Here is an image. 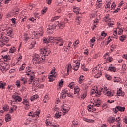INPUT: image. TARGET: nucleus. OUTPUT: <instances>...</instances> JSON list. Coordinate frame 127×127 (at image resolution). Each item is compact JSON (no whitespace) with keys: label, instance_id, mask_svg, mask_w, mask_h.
Segmentation results:
<instances>
[{"label":"nucleus","instance_id":"ddd939ff","mask_svg":"<svg viewBox=\"0 0 127 127\" xmlns=\"http://www.w3.org/2000/svg\"><path fill=\"white\" fill-rule=\"evenodd\" d=\"M65 43L64 40H63L60 38H57L56 44H58L59 46H64V44Z\"/></svg>","mask_w":127,"mask_h":127},{"label":"nucleus","instance_id":"338daca9","mask_svg":"<svg viewBox=\"0 0 127 127\" xmlns=\"http://www.w3.org/2000/svg\"><path fill=\"white\" fill-rule=\"evenodd\" d=\"M15 85L17 86V87H20V80H17L16 82L15 83Z\"/></svg>","mask_w":127,"mask_h":127},{"label":"nucleus","instance_id":"49530a36","mask_svg":"<svg viewBox=\"0 0 127 127\" xmlns=\"http://www.w3.org/2000/svg\"><path fill=\"white\" fill-rule=\"evenodd\" d=\"M39 97L38 95H33L32 97H31V102H33L35 99H38Z\"/></svg>","mask_w":127,"mask_h":127},{"label":"nucleus","instance_id":"c9c22d12","mask_svg":"<svg viewBox=\"0 0 127 127\" xmlns=\"http://www.w3.org/2000/svg\"><path fill=\"white\" fill-rule=\"evenodd\" d=\"M108 70L115 72L116 71H117V69H116V68L114 67V66H109V67L108 68Z\"/></svg>","mask_w":127,"mask_h":127},{"label":"nucleus","instance_id":"13d9d810","mask_svg":"<svg viewBox=\"0 0 127 127\" xmlns=\"http://www.w3.org/2000/svg\"><path fill=\"white\" fill-rule=\"evenodd\" d=\"M43 43H45V44H48L49 42V40L47 39L46 38H43Z\"/></svg>","mask_w":127,"mask_h":127},{"label":"nucleus","instance_id":"bf43d9fd","mask_svg":"<svg viewBox=\"0 0 127 127\" xmlns=\"http://www.w3.org/2000/svg\"><path fill=\"white\" fill-rule=\"evenodd\" d=\"M98 72V69H97V68H94L92 69V72L94 74H95V75L97 74V73Z\"/></svg>","mask_w":127,"mask_h":127},{"label":"nucleus","instance_id":"5fc2aeb1","mask_svg":"<svg viewBox=\"0 0 127 127\" xmlns=\"http://www.w3.org/2000/svg\"><path fill=\"white\" fill-rule=\"evenodd\" d=\"M71 69H72L71 65L69 64L68 66L67 70L68 75H69V71L71 70Z\"/></svg>","mask_w":127,"mask_h":127},{"label":"nucleus","instance_id":"e2e57ef3","mask_svg":"<svg viewBox=\"0 0 127 127\" xmlns=\"http://www.w3.org/2000/svg\"><path fill=\"white\" fill-rule=\"evenodd\" d=\"M10 20L12 21V22L14 24V25H16V18H12L10 19Z\"/></svg>","mask_w":127,"mask_h":127},{"label":"nucleus","instance_id":"20e7f679","mask_svg":"<svg viewBox=\"0 0 127 127\" xmlns=\"http://www.w3.org/2000/svg\"><path fill=\"white\" fill-rule=\"evenodd\" d=\"M8 41H9V38L8 37L1 35L0 38V46L3 47V45L5 44V43H7Z\"/></svg>","mask_w":127,"mask_h":127},{"label":"nucleus","instance_id":"4be33fe9","mask_svg":"<svg viewBox=\"0 0 127 127\" xmlns=\"http://www.w3.org/2000/svg\"><path fill=\"white\" fill-rule=\"evenodd\" d=\"M93 104L94 105V106H96V107L100 106L101 104V100L99 99L94 100V103H93Z\"/></svg>","mask_w":127,"mask_h":127},{"label":"nucleus","instance_id":"2f4dec72","mask_svg":"<svg viewBox=\"0 0 127 127\" xmlns=\"http://www.w3.org/2000/svg\"><path fill=\"white\" fill-rule=\"evenodd\" d=\"M101 75H102V73L101 71L98 70V72H97V73L96 74H94V78H100V77H101Z\"/></svg>","mask_w":127,"mask_h":127},{"label":"nucleus","instance_id":"4c0bfd02","mask_svg":"<svg viewBox=\"0 0 127 127\" xmlns=\"http://www.w3.org/2000/svg\"><path fill=\"white\" fill-rule=\"evenodd\" d=\"M63 1H64V0H57L56 5H57V6H61Z\"/></svg>","mask_w":127,"mask_h":127},{"label":"nucleus","instance_id":"09e8293b","mask_svg":"<svg viewBox=\"0 0 127 127\" xmlns=\"http://www.w3.org/2000/svg\"><path fill=\"white\" fill-rule=\"evenodd\" d=\"M86 96H87V92L86 91H84L82 95H81V99H85V98L86 97Z\"/></svg>","mask_w":127,"mask_h":127},{"label":"nucleus","instance_id":"a19ab883","mask_svg":"<svg viewBox=\"0 0 127 127\" xmlns=\"http://www.w3.org/2000/svg\"><path fill=\"white\" fill-rule=\"evenodd\" d=\"M5 85H6V83L0 82V88L5 89Z\"/></svg>","mask_w":127,"mask_h":127},{"label":"nucleus","instance_id":"39448f33","mask_svg":"<svg viewBox=\"0 0 127 127\" xmlns=\"http://www.w3.org/2000/svg\"><path fill=\"white\" fill-rule=\"evenodd\" d=\"M22 99L20 96L18 95H12V100H11V104H17L19 102H22Z\"/></svg>","mask_w":127,"mask_h":127},{"label":"nucleus","instance_id":"a18cd8bd","mask_svg":"<svg viewBox=\"0 0 127 127\" xmlns=\"http://www.w3.org/2000/svg\"><path fill=\"white\" fill-rule=\"evenodd\" d=\"M49 97L48 96V94H46V95L44 96L43 102L44 103H46V100H49Z\"/></svg>","mask_w":127,"mask_h":127},{"label":"nucleus","instance_id":"6ab92c4d","mask_svg":"<svg viewBox=\"0 0 127 127\" xmlns=\"http://www.w3.org/2000/svg\"><path fill=\"white\" fill-rule=\"evenodd\" d=\"M32 84L33 87H39V81L38 80H34V78H33L30 84Z\"/></svg>","mask_w":127,"mask_h":127},{"label":"nucleus","instance_id":"37998d69","mask_svg":"<svg viewBox=\"0 0 127 127\" xmlns=\"http://www.w3.org/2000/svg\"><path fill=\"white\" fill-rule=\"evenodd\" d=\"M83 120L85 121V122H87V123H93V121L92 119H87V118L84 117Z\"/></svg>","mask_w":127,"mask_h":127},{"label":"nucleus","instance_id":"c03bdc74","mask_svg":"<svg viewBox=\"0 0 127 127\" xmlns=\"http://www.w3.org/2000/svg\"><path fill=\"white\" fill-rule=\"evenodd\" d=\"M78 126V122L77 121H73L71 127H75Z\"/></svg>","mask_w":127,"mask_h":127},{"label":"nucleus","instance_id":"8fccbe9b","mask_svg":"<svg viewBox=\"0 0 127 127\" xmlns=\"http://www.w3.org/2000/svg\"><path fill=\"white\" fill-rule=\"evenodd\" d=\"M121 81V79L120 78V77H114V79H113V81L114 82H120V81Z\"/></svg>","mask_w":127,"mask_h":127},{"label":"nucleus","instance_id":"de8ad7c7","mask_svg":"<svg viewBox=\"0 0 127 127\" xmlns=\"http://www.w3.org/2000/svg\"><path fill=\"white\" fill-rule=\"evenodd\" d=\"M102 6V3H99V2L97 1L96 2V7L97 9H99V8H101Z\"/></svg>","mask_w":127,"mask_h":127},{"label":"nucleus","instance_id":"4468645a","mask_svg":"<svg viewBox=\"0 0 127 127\" xmlns=\"http://www.w3.org/2000/svg\"><path fill=\"white\" fill-rule=\"evenodd\" d=\"M69 111V107H67V104H63L62 105V111L66 114Z\"/></svg>","mask_w":127,"mask_h":127},{"label":"nucleus","instance_id":"cd10ccee","mask_svg":"<svg viewBox=\"0 0 127 127\" xmlns=\"http://www.w3.org/2000/svg\"><path fill=\"white\" fill-rule=\"evenodd\" d=\"M64 6H62L61 8H57V12H58V13H62V12H64Z\"/></svg>","mask_w":127,"mask_h":127},{"label":"nucleus","instance_id":"dca6fc26","mask_svg":"<svg viewBox=\"0 0 127 127\" xmlns=\"http://www.w3.org/2000/svg\"><path fill=\"white\" fill-rule=\"evenodd\" d=\"M68 92L67 89H64L62 91V92L61 93V99H65L66 97V94Z\"/></svg>","mask_w":127,"mask_h":127},{"label":"nucleus","instance_id":"e433bc0d","mask_svg":"<svg viewBox=\"0 0 127 127\" xmlns=\"http://www.w3.org/2000/svg\"><path fill=\"white\" fill-rule=\"evenodd\" d=\"M11 118V116H10V114H7L5 116V120L6 121V122L7 123V122H8L9 120H10Z\"/></svg>","mask_w":127,"mask_h":127},{"label":"nucleus","instance_id":"680f3d73","mask_svg":"<svg viewBox=\"0 0 127 127\" xmlns=\"http://www.w3.org/2000/svg\"><path fill=\"white\" fill-rule=\"evenodd\" d=\"M123 32V28H120L118 32V35H121L122 34Z\"/></svg>","mask_w":127,"mask_h":127},{"label":"nucleus","instance_id":"7c9ffc66","mask_svg":"<svg viewBox=\"0 0 127 127\" xmlns=\"http://www.w3.org/2000/svg\"><path fill=\"white\" fill-rule=\"evenodd\" d=\"M3 59L5 61V62H8L9 60H10L11 57L9 55H6L5 56H2Z\"/></svg>","mask_w":127,"mask_h":127},{"label":"nucleus","instance_id":"052dcab7","mask_svg":"<svg viewBox=\"0 0 127 127\" xmlns=\"http://www.w3.org/2000/svg\"><path fill=\"white\" fill-rule=\"evenodd\" d=\"M126 38V36L125 35H121L120 37V40L121 41H124Z\"/></svg>","mask_w":127,"mask_h":127},{"label":"nucleus","instance_id":"69168bd1","mask_svg":"<svg viewBox=\"0 0 127 127\" xmlns=\"http://www.w3.org/2000/svg\"><path fill=\"white\" fill-rule=\"evenodd\" d=\"M99 20L98 19H96L94 21V27H96L97 24H98Z\"/></svg>","mask_w":127,"mask_h":127},{"label":"nucleus","instance_id":"a211bd4d","mask_svg":"<svg viewBox=\"0 0 127 127\" xmlns=\"http://www.w3.org/2000/svg\"><path fill=\"white\" fill-rule=\"evenodd\" d=\"M118 111H121V112L124 111H125V107L118 106L115 109H113V112L114 113H117Z\"/></svg>","mask_w":127,"mask_h":127},{"label":"nucleus","instance_id":"9d476101","mask_svg":"<svg viewBox=\"0 0 127 127\" xmlns=\"http://www.w3.org/2000/svg\"><path fill=\"white\" fill-rule=\"evenodd\" d=\"M40 114V110H37L36 112H29L28 113V116L31 117V118H34L36 116L37 117H39V115Z\"/></svg>","mask_w":127,"mask_h":127},{"label":"nucleus","instance_id":"774afa93","mask_svg":"<svg viewBox=\"0 0 127 127\" xmlns=\"http://www.w3.org/2000/svg\"><path fill=\"white\" fill-rule=\"evenodd\" d=\"M107 34L106 33V32H105V31H103L101 32V36H103V37H106V36H107Z\"/></svg>","mask_w":127,"mask_h":127},{"label":"nucleus","instance_id":"f704fd0d","mask_svg":"<svg viewBox=\"0 0 127 127\" xmlns=\"http://www.w3.org/2000/svg\"><path fill=\"white\" fill-rule=\"evenodd\" d=\"M117 94L119 96H125V92H123V91H122L121 89H119L117 92Z\"/></svg>","mask_w":127,"mask_h":127},{"label":"nucleus","instance_id":"b1692460","mask_svg":"<svg viewBox=\"0 0 127 127\" xmlns=\"http://www.w3.org/2000/svg\"><path fill=\"white\" fill-rule=\"evenodd\" d=\"M116 119L113 116H110L107 118V122L108 123H114Z\"/></svg>","mask_w":127,"mask_h":127},{"label":"nucleus","instance_id":"f257e3e1","mask_svg":"<svg viewBox=\"0 0 127 127\" xmlns=\"http://www.w3.org/2000/svg\"><path fill=\"white\" fill-rule=\"evenodd\" d=\"M51 51H50V49L49 48H43L41 49L40 50V56H41V58L39 56V55L35 53L34 55V57L33 59V61L34 63L36 64H39L42 62V60H45V57L48 56L49 53H51Z\"/></svg>","mask_w":127,"mask_h":127},{"label":"nucleus","instance_id":"5701e85b","mask_svg":"<svg viewBox=\"0 0 127 127\" xmlns=\"http://www.w3.org/2000/svg\"><path fill=\"white\" fill-rule=\"evenodd\" d=\"M56 26L57 27L58 26V27H59V28L60 29H63L65 26V22H62L61 23H59V22H58Z\"/></svg>","mask_w":127,"mask_h":127},{"label":"nucleus","instance_id":"9b49d317","mask_svg":"<svg viewBox=\"0 0 127 127\" xmlns=\"http://www.w3.org/2000/svg\"><path fill=\"white\" fill-rule=\"evenodd\" d=\"M56 24L55 25H50L48 26V29L47 30V32L49 33V34H53V31L56 28Z\"/></svg>","mask_w":127,"mask_h":127},{"label":"nucleus","instance_id":"412c9836","mask_svg":"<svg viewBox=\"0 0 127 127\" xmlns=\"http://www.w3.org/2000/svg\"><path fill=\"white\" fill-rule=\"evenodd\" d=\"M45 123L47 126L50 124L52 127H59L58 125H54V124L52 123V122H51L49 119H46Z\"/></svg>","mask_w":127,"mask_h":127},{"label":"nucleus","instance_id":"7ed1b4c3","mask_svg":"<svg viewBox=\"0 0 127 127\" xmlns=\"http://www.w3.org/2000/svg\"><path fill=\"white\" fill-rule=\"evenodd\" d=\"M101 91L103 92V94L109 97H112L114 96L115 92L114 91H111L106 86H103L101 88Z\"/></svg>","mask_w":127,"mask_h":127},{"label":"nucleus","instance_id":"c85d7f7f","mask_svg":"<svg viewBox=\"0 0 127 127\" xmlns=\"http://www.w3.org/2000/svg\"><path fill=\"white\" fill-rule=\"evenodd\" d=\"M105 56L106 57L105 58V59H106V62H112V61L113 60L112 58L109 57L108 54L104 55V57H105Z\"/></svg>","mask_w":127,"mask_h":127},{"label":"nucleus","instance_id":"6e6552de","mask_svg":"<svg viewBox=\"0 0 127 127\" xmlns=\"http://www.w3.org/2000/svg\"><path fill=\"white\" fill-rule=\"evenodd\" d=\"M32 34L34 35V36H35L36 39H37L38 38H39L40 37V36H42L43 35V30L42 29L40 28L39 29L38 31H36V32H35V31L32 32Z\"/></svg>","mask_w":127,"mask_h":127},{"label":"nucleus","instance_id":"79ce46f5","mask_svg":"<svg viewBox=\"0 0 127 127\" xmlns=\"http://www.w3.org/2000/svg\"><path fill=\"white\" fill-rule=\"evenodd\" d=\"M113 41V36H109L106 42V45H108L111 41Z\"/></svg>","mask_w":127,"mask_h":127},{"label":"nucleus","instance_id":"ea45409f","mask_svg":"<svg viewBox=\"0 0 127 127\" xmlns=\"http://www.w3.org/2000/svg\"><path fill=\"white\" fill-rule=\"evenodd\" d=\"M62 114L61 112L57 111L55 114V118H59L62 116Z\"/></svg>","mask_w":127,"mask_h":127},{"label":"nucleus","instance_id":"72a5a7b5","mask_svg":"<svg viewBox=\"0 0 127 127\" xmlns=\"http://www.w3.org/2000/svg\"><path fill=\"white\" fill-rule=\"evenodd\" d=\"M22 103L27 107H28L30 105L29 101L27 99H24Z\"/></svg>","mask_w":127,"mask_h":127},{"label":"nucleus","instance_id":"603ef678","mask_svg":"<svg viewBox=\"0 0 127 127\" xmlns=\"http://www.w3.org/2000/svg\"><path fill=\"white\" fill-rule=\"evenodd\" d=\"M9 109V107H8V106H4V107H3V110L5 111V112L8 111Z\"/></svg>","mask_w":127,"mask_h":127},{"label":"nucleus","instance_id":"4d7b16f0","mask_svg":"<svg viewBox=\"0 0 127 127\" xmlns=\"http://www.w3.org/2000/svg\"><path fill=\"white\" fill-rule=\"evenodd\" d=\"M68 87L70 88H73V87H74V82H71L70 83H69V84L68 85Z\"/></svg>","mask_w":127,"mask_h":127},{"label":"nucleus","instance_id":"2eb2a0df","mask_svg":"<svg viewBox=\"0 0 127 127\" xmlns=\"http://www.w3.org/2000/svg\"><path fill=\"white\" fill-rule=\"evenodd\" d=\"M5 66H6V64L1 61H0V70L6 71L7 70V69H6V68L5 67Z\"/></svg>","mask_w":127,"mask_h":127},{"label":"nucleus","instance_id":"3c124183","mask_svg":"<svg viewBox=\"0 0 127 127\" xmlns=\"http://www.w3.org/2000/svg\"><path fill=\"white\" fill-rule=\"evenodd\" d=\"M59 18V16H56V17H52V19H51V21L52 22H53V21H55L57 19H58Z\"/></svg>","mask_w":127,"mask_h":127},{"label":"nucleus","instance_id":"0eeeda50","mask_svg":"<svg viewBox=\"0 0 127 127\" xmlns=\"http://www.w3.org/2000/svg\"><path fill=\"white\" fill-rule=\"evenodd\" d=\"M51 75L49 76V81L51 82L54 81L55 78L56 77L57 74L56 72L55 68H53V70L51 71Z\"/></svg>","mask_w":127,"mask_h":127},{"label":"nucleus","instance_id":"f03ea898","mask_svg":"<svg viewBox=\"0 0 127 127\" xmlns=\"http://www.w3.org/2000/svg\"><path fill=\"white\" fill-rule=\"evenodd\" d=\"M26 75H28L29 77L28 79H26L25 77H21L20 81H21L24 84H31L32 82V80L35 78V75L34 74V71L32 70V68L31 67H26Z\"/></svg>","mask_w":127,"mask_h":127},{"label":"nucleus","instance_id":"0e129e2a","mask_svg":"<svg viewBox=\"0 0 127 127\" xmlns=\"http://www.w3.org/2000/svg\"><path fill=\"white\" fill-rule=\"evenodd\" d=\"M8 90H9V92L11 91V90L13 89V86L11 85H8L7 87Z\"/></svg>","mask_w":127,"mask_h":127},{"label":"nucleus","instance_id":"bb28decb","mask_svg":"<svg viewBox=\"0 0 127 127\" xmlns=\"http://www.w3.org/2000/svg\"><path fill=\"white\" fill-rule=\"evenodd\" d=\"M80 91V88L79 86H76V87L74 88V94L75 95H77V96H79L80 93L79 92Z\"/></svg>","mask_w":127,"mask_h":127},{"label":"nucleus","instance_id":"f3484780","mask_svg":"<svg viewBox=\"0 0 127 127\" xmlns=\"http://www.w3.org/2000/svg\"><path fill=\"white\" fill-rule=\"evenodd\" d=\"M6 35L10 36V37H12V35H13L12 28L7 26V29L6 30Z\"/></svg>","mask_w":127,"mask_h":127},{"label":"nucleus","instance_id":"c756f323","mask_svg":"<svg viewBox=\"0 0 127 127\" xmlns=\"http://www.w3.org/2000/svg\"><path fill=\"white\" fill-rule=\"evenodd\" d=\"M7 28V25L6 24L2 25L0 29L1 31H4L5 32V33H6Z\"/></svg>","mask_w":127,"mask_h":127},{"label":"nucleus","instance_id":"f8f14e48","mask_svg":"<svg viewBox=\"0 0 127 127\" xmlns=\"http://www.w3.org/2000/svg\"><path fill=\"white\" fill-rule=\"evenodd\" d=\"M91 95L93 97H94L95 96H96V97H99V96H101V92L97 90V89H92V90H91Z\"/></svg>","mask_w":127,"mask_h":127},{"label":"nucleus","instance_id":"a878e982","mask_svg":"<svg viewBox=\"0 0 127 127\" xmlns=\"http://www.w3.org/2000/svg\"><path fill=\"white\" fill-rule=\"evenodd\" d=\"M73 12H75V13H76V15H79L81 12H80V9L79 8L74 6L73 8Z\"/></svg>","mask_w":127,"mask_h":127},{"label":"nucleus","instance_id":"473e14b6","mask_svg":"<svg viewBox=\"0 0 127 127\" xmlns=\"http://www.w3.org/2000/svg\"><path fill=\"white\" fill-rule=\"evenodd\" d=\"M85 77L83 76V75H81L80 77H79L78 82L79 84H82L83 81H84Z\"/></svg>","mask_w":127,"mask_h":127},{"label":"nucleus","instance_id":"423d86ee","mask_svg":"<svg viewBox=\"0 0 127 127\" xmlns=\"http://www.w3.org/2000/svg\"><path fill=\"white\" fill-rule=\"evenodd\" d=\"M103 21L107 23V25L110 27H112L114 23L111 22V18H110V14H106L105 17L103 18Z\"/></svg>","mask_w":127,"mask_h":127},{"label":"nucleus","instance_id":"aec40b11","mask_svg":"<svg viewBox=\"0 0 127 127\" xmlns=\"http://www.w3.org/2000/svg\"><path fill=\"white\" fill-rule=\"evenodd\" d=\"M81 13H80L76 17L75 22L77 25H79L80 24L81 21Z\"/></svg>","mask_w":127,"mask_h":127},{"label":"nucleus","instance_id":"58836bf2","mask_svg":"<svg viewBox=\"0 0 127 127\" xmlns=\"http://www.w3.org/2000/svg\"><path fill=\"white\" fill-rule=\"evenodd\" d=\"M55 41H57V38H54V37H50L49 38V42H55Z\"/></svg>","mask_w":127,"mask_h":127},{"label":"nucleus","instance_id":"393cba45","mask_svg":"<svg viewBox=\"0 0 127 127\" xmlns=\"http://www.w3.org/2000/svg\"><path fill=\"white\" fill-rule=\"evenodd\" d=\"M18 11H12L11 12L9 13V14H8V17H13V16H15V15H18Z\"/></svg>","mask_w":127,"mask_h":127},{"label":"nucleus","instance_id":"864d4df0","mask_svg":"<svg viewBox=\"0 0 127 127\" xmlns=\"http://www.w3.org/2000/svg\"><path fill=\"white\" fill-rule=\"evenodd\" d=\"M92 108H93V105H88V106H87V110L89 112H92Z\"/></svg>","mask_w":127,"mask_h":127},{"label":"nucleus","instance_id":"1a4fd4ad","mask_svg":"<svg viewBox=\"0 0 127 127\" xmlns=\"http://www.w3.org/2000/svg\"><path fill=\"white\" fill-rule=\"evenodd\" d=\"M80 65V63L78 61L75 59L73 60V69H74V70H78L79 68Z\"/></svg>","mask_w":127,"mask_h":127},{"label":"nucleus","instance_id":"6e6d98bb","mask_svg":"<svg viewBox=\"0 0 127 127\" xmlns=\"http://www.w3.org/2000/svg\"><path fill=\"white\" fill-rule=\"evenodd\" d=\"M25 67H26V64H23L22 65L21 67L19 68V71L24 70Z\"/></svg>","mask_w":127,"mask_h":127}]
</instances>
